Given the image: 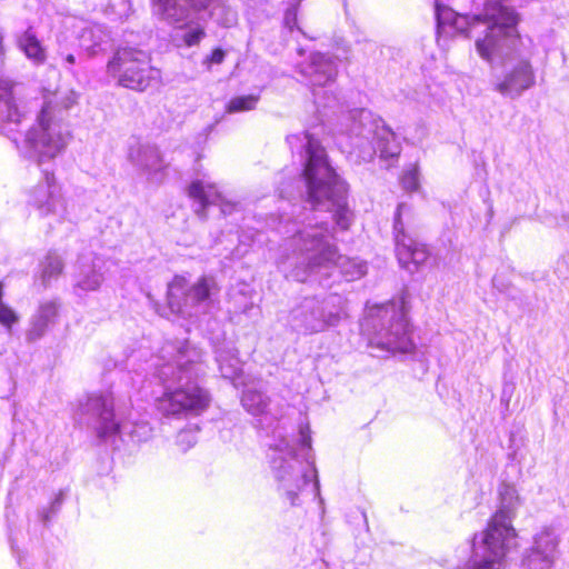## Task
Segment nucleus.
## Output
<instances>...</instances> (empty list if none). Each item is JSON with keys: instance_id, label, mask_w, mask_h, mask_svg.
Listing matches in <instances>:
<instances>
[{"instance_id": "obj_8", "label": "nucleus", "mask_w": 569, "mask_h": 569, "mask_svg": "<svg viewBox=\"0 0 569 569\" xmlns=\"http://www.w3.org/2000/svg\"><path fill=\"white\" fill-rule=\"evenodd\" d=\"M347 317L346 301L336 293L305 298L290 313L295 330L306 335L318 333L336 327Z\"/></svg>"}, {"instance_id": "obj_10", "label": "nucleus", "mask_w": 569, "mask_h": 569, "mask_svg": "<svg viewBox=\"0 0 569 569\" xmlns=\"http://www.w3.org/2000/svg\"><path fill=\"white\" fill-rule=\"evenodd\" d=\"M152 2L161 20L179 28L187 27L198 13L207 10L223 27L229 28L237 22V12L227 4L226 0H152Z\"/></svg>"}, {"instance_id": "obj_7", "label": "nucleus", "mask_w": 569, "mask_h": 569, "mask_svg": "<svg viewBox=\"0 0 569 569\" xmlns=\"http://www.w3.org/2000/svg\"><path fill=\"white\" fill-rule=\"evenodd\" d=\"M507 0H485L482 14L473 17L458 14L451 8L435 0V11L438 33L452 37L456 33H465L469 38L483 37L488 34L482 30L485 26L491 22L501 23L505 20V13H511L513 9L506 4Z\"/></svg>"}, {"instance_id": "obj_2", "label": "nucleus", "mask_w": 569, "mask_h": 569, "mask_svg": "<svg viewBox=\"0 0 569 569\" xmlns=\"http://www.w3.org/2000/svg\"><path fill=\"white\" fill-rule=\"evenodd\" d=\"M518 16L515 10L505 14L501 23L491 22L482 30L488 34L478 37L476 50L491 66L501 62L503 74L495 83L501 96L517 99L536 84V73L531 64L533 43L517 32Z\"/></svg>"}, {"instance_id": "obj_16", "label": "nucleus", "mask_w": 569, "mask_h": 569, "mask_svg": "<svg viewBox=\"0 0 569 569\" xmlns=\"http://www.w3.org/2000/svg\"><path fill=\"white\" fill-rule=\"evenodd\" d=\"M128 159L147 176L148 180L156 182L162 180L166 164L156 146L134 141L129 146Z\"/></svg>"}, {"instance_id": "obj_41", "label": "nucleus", "mask_w": 569, "mask_h": 569, "mask_svg": "<svg viewBox=\"0 0 569 569\" xmlns=\"http://www.w3.org/2000/svg\"><path fill=\"white\" fill-rule=\"evenodd\" d=\"M3 38H4L3 32L0 30V63H2L4 53H6Z\"/></svg>"}, {"instance_id": "obj_44", "label": "nucleus", "mask_w": 569, "mask_h": 569, "mask_svg": "<svg viewBox=\"0 0 569 569\" xmlns=\"http://www.w3.org/2000/svg\"><path fill=\"white\" fill-rule=\"evenodd\" d=\"M66 61H68V62H70V63H71V54H68V56L66 57Z\"/></svg>"}, {"instance_id": "obj_17", "label": "nucleus", "mask_w": 569, "mask_h": 569, "mask_svg": "<svg viewBox=\"0 0 569 569\" xmlns=\"http://www.w3.org/2000/svg\"><path fill=\"white\" fill-rule=\"evenodd\" d=\"M298 71L312 87H326L333 82L338 74L333 57L320 52L312 53L307 63L299 64Z\"/></svg>"}, {"instance_id": "obj_36", "label": "nucleus", "mask_w": 569, "mask_h": 569, "mask_svg": "<svg viewBox=\"0 0 569 569\" xmlns=\"http://www.w3.org/2000/svg\"><path fill=\"white\" fill-rule=\"evenodd\" d=\"M401 183L403 189L407 191H415L419 187V173L418 168L415 166L411 170L407 171L402 178Z\"/></svg>"}, {"instance_id": "obj_24", "label": "nucleus", "mask_w": 569, "mask_h": 569, "mask_svg": "<svg viewBox=\"0 0 569 569\" xmlns=\"http://www.w3.org/2000/svg\"><path fill=\"white\" fill-rule=\"evenodd\" d=\"M377 147L368 152L371 158L373 153L379 152L381 158H395L400 154L401 147L397 141L396 133L387 126L377 127L376 132Z\"/></svg>"}, {"instance_id": "obj_29", "label": "nucleus", "mask_w": 569, "mask_h": 569, "mask_svg": "<svg viewBox=\"0 0 569 569\" xmlns=\"http://www.w3.org/2000/svg\"><path fill=\"white\" fill-rule=\"evenodd\" d=\"M552 563V560L547 558V556L541 555L539 550H536L532 547L523 559V565L528 569H550Z\"/></svg>"}, {"instance_id": "obj_38", "label": "nucleus", "mask_w": 569, "mask_h": 569, "mask_svg": "<svg viewBox=\"0 0 569 569\" xmlns=\"http://www.w3.org/2000/svg\"><path fill=\"white\" fill-rule=\"evenodd\" d=\"M283 23L290 31L297 27V7L291 6L284 12Z\"/></svg>"}, {"instance_id": "obj_33", "label": "nucleus", "mask_w": 569, "mask_h": 569, "mask_svg": "<svg viewBox=\"0 0 569 569\" xmlns=\"http://www.w3.org/2000/svg\"><path fill=\"white\" fill-rule=\"evenodd\" d=\"M49 325V322H47L44 319L36 315L31 320L30 328L27 332V339L29 341L40 339L44 335Z\"/></svg>"}, {"instance_id": "obj_25", "label": "nucleus", "mask_w": 569, "mask_h": 569, "mask_svg": "<svg viewBox=\"0 0 569 569\" xmlns=\"http://www.w3.org/2000/svg\"><path fill=\"white\" fill-rule=\"evenodd\" d=\"M558 540L555 531L550 528H543L533 538L532 548L539 550L541 555L547 556L553 561Z\"/></svg>"}, {"instance_id": "obj_45", "label": "nucleus", "mask_w": 569, "mask_h": 569, "mask_svg": "<svg viewBox=\"0 0 569 569\" xmlns=\"http://www.w3.org/2000/svg\"><path fill=\"white\" fill-rule=\"evenodd\" d=\"M298 52H299V54H303V50L302 49H299Z\"/></svg>"}, {"instance_id": "obj_42", "label": "nucleus", "mask_w": 569, "mask_h": 569, "mask_svg": "<svg viewBox=\"0 0 569 569\" xmlns=\"http://www.w3.org/2000/svg\"><path fill=\"white\" fill-rule=\"evenodd\" d=\"M312 472H313V478H315V485H313V487H315V491H316V493L318 495V493H319V480H318V477H317V470H316V468H315V467H313Z\"/></svg>"}, {"instance_id": "obj_12", "label": "nucleus", "mask_w": 569, "mask_h": 569, "mask_svg": "<svg viewBox=\"0 0 569 569\" xmlns=\"http://www.w3.org/2000/svg\"><path fill=\"white\" fill-rule=\"evenodd\" d=\"M218 291L216 279L202 276L192 286L187 287L183 277L176 276L168 290V306L172 313L191 318L204 311Z\"/></svg>"}, {"instance_id": "obj_18", "label": "nucleus", "mask_w": 569, "mask_h": 569, "mask_svg": "<svg viewBox=\"0 0 569 569\" xmlns=\"http://www.w3.org/2000/svg\"><path fill=\"white\" fill-rule=\"evenodd\" d=\"M188 194L197 202L194 212L201 219H206L204 211L208 206H219L221 208V212L224 216L230 214L236 207V204L227 201L222 197V194L217 190L214 184L206 180H194L188 189Z\"/></svg>"}, {"instance_id": "obj_4", "label": "nucleus", "mask_w": 569, "mask_h": 569, "mask_svg": "<svg viewBox=\"0 0 569 569\" xmlns=\"http://www.w3.org/2000/svg\"><path fill=\"white\" fill-rule=\"evenodd\" d=\"M331 237L326 222L309 224L297 231L291 242L298 254L289 277L306 282L317 276L328 278L333 268H338L347 281L366 274V263L340 254Z\"/></svg>"}, {"instance_id": "obj_30", "label": "nucleus", "mask_w": 569, "mask_h": 569, "mask_svg": "<svg viewBox=\"0 0 569 569\" xmlns=\"http://www.w3.org/2000/svg\"><path fill=\"white\" fill-rule=\"evenodd\" d=\"M349 119L352 121L351 133L361 136L366 123L371 119V112L367 109H355L350 111Z\"/></svg>"}, {"instance_id": "obj_35", "label": "nucleus", "mask_w": 569, "mask_h": 569, "mask_svg": "<svg viewBox=\"0 0 569 569\" xmlns=\"http://www.w3.org/2000/svg\"><path fill=\"white\" fill-rule=\"evenodd\" d=\"M19 321V316L4 302H0V323L11 331L12 325Z\"/></svg>"}, {"instance_id": "obj_15", "label": "nucleus", "mask_w": 569, "mask_h": 569, "mask_svg": "<svg viewBox=\"0 0 569 569\" xmlns=\"http://www.w3.org/2000/svg\"><path fill=\"white\" fill-rule=\"evenodd\" d=\"M26 142L41 159L53 158L66 147L56 126L49 123L47 108H42L39 116V128L28 131Z\"/></svg>"}, {"instance_id": "obj_11", "label": "nucleus", "mask_w": 569, "mask_h": 569, "mask_svg": "<svg viewBox=\"0 0 569 569\" xmlns=\"http://www.w3.org/2000/svg\"><path fill=\"white\" fill-rule=\"evenodd\" d=\"M83 413L96 418V430L99 438L112 437L117 433L128 435L132 441H147L152 435V428L147 421L134 423H119L114 421L113 398L111 395L90 396L84 405H81Z\"/></svg>"}, {"instance_id": "obj_40", "label": "nucleus", "mask_w": 569, "mask_h": 569, "mask_svg": "<svg viewBox=\"0 0 569 569\" xmlns=\"http://www.w3.org/2000/svg\"><path fill=\"white\" fill-rule=\"evenodd\" d=\"M307 432H309V428L306 427V430L305 428H301L300 430V433H301V445L306 448H310L311 447V438L309 435H307Z\"/></svg>"}, {"instance_id": "obj_1", "label": "nucleus", "mask_w": 569, "mask_h": 569, "mask_svg": "<svg viewBox=\"0 0 569 569\" xmlns=\"http://www.w3.org/2000/svg\"><path fill=\"white\" fill-rule=\"evenodd\" d=\"M202 352L189 341L166 342L158 357L154 375L164 387L157 400L164 416L200 415L210 402L209 393L196 382L204 373Z\"/></svg>"}, {"instance_id": "obj_31", "label": "nucleus", "mask_w": 569, "mask_h": 569, "mask_svg": "<svg viewBox=\"0 0 569 569\" xmlns=\"http://www.w3.org/2000/svg\"><path fill=\"white\" fill-rule=\"evenodd\" d=\"M62 270V262L58 256H48L42 266V280L44 283L57 277Z\"/></svg>"}, {"instance_id": "obj_26", "label": "nucleus", "mask_w": 569, "mask_h": 569, "mask_svg": "<svg viewBox=\"0 0 569 569\" xmlns=\"http://www.w3.org/2000/svg\"><path fill=\"white\" fill-rule=\"evenodd\" d=\"M216 360L221 376L226 379L232 380L241 372L239 359L231 351L217 350Z\"/></svg>"}, {"instance_id": "obj_27", "label": "nucleus", "mask_w": 569, "mask_h": 569, "mask_svg": "<svg viewBox=\"0 0 569 569\" xmlns=\"http://www.w3.org/2000/svg\"><path fill=\"white\" fill-rule=\"evenodd\" d=\"M243 408L251 415L258 416L266 411L269 399L258 390H246L241 398Z\"/></svg>"}, {"instance_id": "obj_32", "label": "nucleus", "mask_w": 569, "mask_h": 569, "mask_svg": "<svg viewBox=\"0 0 569 569\" xmlns=\"http://www.w3.org/2000/svg\"><path fill=\"white\" fill-rule=\"evenodd\" d=\"M131 11V4L129 0H109L106 12L112 14L116 18L122 19L128 17Z\"/></svg>"}, {"instance_id": "obj_3", "label": "nucleus", "mask_w": 569, "mask_h": 569, "mask_svg": "<svg viewBox=\"0 0 569 569\" xmlns=\"http://www.w3.org/2000/svg\"><path fill=\"white\" fill-rule=\"evenodd\" d=\"M287 142L291 149L300 147L305 150L302 178L307 201L313 209L332 212L336 223L348 229L352 219L347 200L348 187L329 163L325 148L308 132L290 134Z\"/></svg>"}, {"instance_id": "obj_19", "label": "nucleus", "mask_w": 569, "mask_h": 569, "mask_svg": "<svg viewBox=\"0 0 569 569\" xmlns=\"http://www.w3.org/2000/svg\"><path fill=\"white\" fill-rule=\"evenodd\" d=\"M14 83L8 78H0V129L18 126L23 114L19 110L13 94Z\"/></svg>"}, {"instance_id": "obj_6", "label": "nucleus", "mask_w": 569, "mask_h": 569, "mask_svg": "<svg viewBox=\"0 0 569 569\" xmlns=\"http://www.w3.org/2000/svg\"><path fill=\"white\" fill-rule=\"evenodd\" d=\"M362 328L369 335L371 346L389 352L407 353L413 350L406 315L395 303L370 310Z\"/></svg>"}, {"instance_id": "obj_22", "label": "nucleus", "mask_w": 569, "mask_h": 569, "mask_svg": "<svg viewBox=\"0 0 569 569\" xmlns=\"http://www.w3.org/2000/svg\"><path fill=\"white\" fill-rule=\"evenodd\" d=\"M102 263L103 261L96 256L88 258L87 262H81L77 286L83 290H97L103 281Z\"/></svg>"}, {"instance_id": "obj_34", "label": "nucleus", "mask_w": 569, "mask_h": 569, "mask_svg": "<svg viewBox=\"0 0 569 569\" xmlns=\"http://www.w3.org/2000/svg\"><path fill=\"white\" fill-rule=\"evenodd\" d=\"M206 36L203 28L196 26L189 29H184L182 33V40L186 46L192 47L198 44Z\"/></svg>"}, {"instance_id": "obj_13", "label": "nucleus", "mask_w": 569, "mask_h": 569, "mask_svg": "<svg viewBox=\"0 0 569 569\" xmlns=\"http://www.w3.org/2000/svg\"><path fill=\"white\" fill-rule=\"evenodd\" d=\"M274 451L279 453L272 457L271 468L278 482L279 493L289 501L290 506L299 505V493L310 482V475L295 458L293 447L287 439L276 445Z\"/></svg>"}, {"instance_id": "obj_28", "label": "nucleus", "mask_w": 569, "mask_h": 569, "mask_svg": "<svg viewBox=\"0 0 569 569\" xmlns=\"http://www.w3.org/2000/svg\"><path fill=\"white\" fill-rule=\"evenodd\" d=\"M259 101V96L248 94L232 98L228 106L227 111L230 113L253 110Z\"/></svg>"}, {"instance_id": "obj_20", "label": "nucleus", "mask_w": 569, "mask_h": 569, "mask_svg": "<svg viewBox=\"0 0 569 569\" xmlns=\"http://www.w3.org/2000/svg\"><path fill=\"white\" fill-rule=\"evenodd\" d=\"M80 50L88 56H94L104 51L110 42L107 30L101 24H86L77 36Z\"/></svg>"}, {"instance_id": "obj_37", "label": "nucleus", "mask_w": 569, "mask_h": 569, "mask_svg": "<svg viewBox=\"0 0 569 569\" xmlns=\"http://www.w3.org/2000/svg\"><path fill=\"white\" fill-rule=\"evenodd\" d=\"M57 305L54 302H47L39 308L37 315L44 319L47 322L51 323L53 319L57 317Z\"/></svg>"}, {"instance_id": "obj_39", "label": "nucleus", "mask_w": 569, "mask_h": 569, "mask_svg": "<svg viewBox=\"0 0 569 569\" xmlns=\"http://www.w3.org/2000/svg\"><path fill=\"white\" fill-rule=\"evenodd\" d=\"M226 53L222 49H214L211 54L206 59L209 63L220 64L224 60Z\"/></svg>"}, {"instance_id": "obj_5", "label": "nucleus", "mask_w": 569, "mask_h": 569, "mask_svg": "<svg viewBox=\"0 0 569 569\" xmlns=\"http://www.w3.org/2000/svg\"><path fill=\"white\" fill-rule=\"evenodd\" d=\"M500 506L487 529L473 538V568L499 569L507 552L517 546V533L512 520L519 506L516 488L502 483L499 488Z\"/></svg>"}, {"instance_id": "obj_21", "label": "nucleus", "mask_w": 569, "mask_h": 569, "mask_svg": "<svg viewBox=\"0 0 569 569\" xmlns=\"http://www.w3.org/2000/svg\"><path fill=\"white\" fill-rule=\"evenodd\" d=\"M46 183L37 186L32 192V202L41 211L47 214L53 212L60 203V189L56 184L52 173L44 172Z\"/></svg>"}, {"instance_id": "obj_9", "label": "nucleus", "mask_w": 569, "mask_h": 569, "mask_svg": "<svg viewBox=\"0 0 569 569\" xmlns=\"http://www.w3.org/2000/svg\"><path fill=\"white\" fill-rule=\"evenodd\" d=\"M108 72L121 87L143 92L160 81V70L151 66L148 52L133 48H119L108 63Z\"/></svg>"}, {"instance_id": "obj_14", "label": "nucleus", "mask_w": 569, "mask_h": 569, "mask_svg": "<svg viewBox=\"0 0 569 569\" xmlns=\"http://www.w3.org/2000/svg\"><path fill=\"white\" fill-rule=\"evenodd\" d=\"M410 211L406 203H399L395 214L393 232L396 241V253L402 268L413 273L429 257L425 244L417 242L406 233L402 216Z\"/></svg>"}, {"instance_id": "obj_23", "label": "nucleus", "mask_w": 569, "mask_h": 569, "mask_svg": "<svg viewBox=\"0 0 569 569\" xmlns=\"http://www.w3.org/2000/svg\"><path fill=\"white\" fill-rule=\"evenodd\" d=\"M17 44L33 64L40 66L46 62V49L31 28H28L18 37Z\"/></svg>"}, {"instance_id": "obj_43", "label": "nucleus", "mask_w": 569, "mask_h": 569, "mask_svg": "<svg viewBox=\"0 0 569 569\" xmlns=\"http://www.w3.org/2000/svg\"><path fill=\"white\" fill-rule=\"evenodd\" d=\"M187 436H188V433H187V432H180L179 438H180V439H182V438H184V437H187Z\"/></svg>"}]
</instances>
